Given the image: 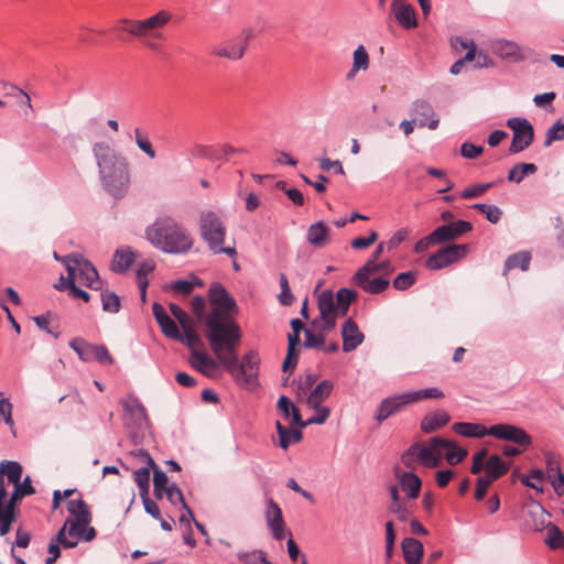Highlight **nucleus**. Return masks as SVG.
<instances>
[{
    "label": "nucleus",
    "mask_w": 564,
    "mask_h": 564,
    "mask_svg": "<svg viewBox=\"0 0 564 564\" xmlns=\"http://www.w3.org/2000/svg\"><path fill=\"white\" fill-rule=\"evenodd\" d=\"M93 151L104 188L112 197L122 198L130 186L129 164L126 158L105 142L96 143Z\"/></svg>",
    "instance_id": "nucleus-1"
},
{
    "label": "nucleus",
    "mask_w": 564,
    "mask_h": 564,
    "mask_svg": "<svg viewBox=\"0 0 564 564\" xmlns=\"http://www.w3.org/2000/svg\"><path fill=\"white\" fill-rule=\"evenodd\" d=\"M145 237L162 252L185 254L192 250L194 240L187 229L171 216L158 217L147 227Z\"/></svg>",
    "instance_id": "nucleus-2"
},
{
    "label": "nucleus",
    "mask_w": 564,
    "mask_h": 564,
    "mask_svg": "<svg viewBox=\"0 0 564 564\" xmlns=\"http://www.w3.org/2000/svg\"><path fill=\"white\" fill-rule=\"evenodd\" d=\"M205 326L209 347L218 361L237 350L241 329L232 315L212 310L205 318Z\"/></svg>",
    "instance_id": "nucleus-3"
},
{
    "label": "nucleus",
    "mask_w": 564,
    "mask_h": 564,
    "mask_svg": "<svg viewBox=\"0 0 564 564\" xmlns=\"http://www.w3.org/2000/svg\"><path fill=\"white\" fill-rule=\"evenodd\" d=\"M171 20V12L160 10L155 14L142 20L122 19L119 21L116 30L127 32L140 39L148 48L156 51L159 50L158 41L166 39L163 29Z\"/></svg>",
    "instance_id": "nucleus-4"
},
{
    "label": "nucleus",
    "mask_w": 564,
    "mask_h": 564,
    "mask_svg": "<svg viewBox=\"0 0 564 564\" xmlns=\"http://www.w3.org/2000/svg\"><path fill=\"white\" fill-rule=\"evenodd\" d=\"M220 366L243 387H254L258 384V370L260 356L256 350H249L241 360L238 359L237 350L223 358Z\"/></svg>",
    "instance_id": "nucleus-5"
},
{
    "label": "nucleus",
    "mask_w": 564,
    "mask_h": 564,
    "mask_svg": "<svg viewBox=\"0 0 564 564\" xmlns=\"http://www.w3.org/2000/svg\"><path fill=\"white\" fill-rule=\"evenodd\" d=\"M199 231L208 248L215 253H225L230 258L237 257L235 247H224L226 227L220 217L214 212H205L200 215Z\"/></svg>",
    "instance_id": "nucleus-6"
},
{
    "label": "nucleus",
    "mask_w": 564,
    "mask_h": 564,
    "mask_svg": "<svg viewBox=\"0 0 564 564\" xmlns=\"http://www.w3.org/2000/svg\"><path fill=\"white\" fill-rule=\"evenodd\" d=\"M63 264L67 270V276L64 280H73L74 283L80 284L93 289H101V280L97 269L93 263L80 254H68L63 258Z\"/></svg>",
    "instance_id": "nucleus-7"
},
{
    "label": "nucleus",
    "mask_w": 564,
    "mask_h": 564,
    "mask_svg": "<svg viewBox=\"0 0 564 564\" xmlns=\"http://www.w3.org/2000/svg\"><path fill=\"white\" fill-rule=\"evenodd\" d=\"M23 497L13 489L8 498L7 486L3 478V468H0V535H6L11 530L12 523L19 516V502Z\"/></svg>",
    "instance_id": "nucleus-8"
},
{
    "label": "nucleus",
    "mask_w": 564,
    "mask_h": 564,
    "mask_svg": "<svg viewBox=\"0 0 564 564\" xmlns=\"http://www.w3.org/2000/svg\"><path fill=\"white\" fill-rule=\"evenodd\" d=\"M507 127L513 132L509 148L511 154L520 153L533 143L534 129L528 119L520 117L509 118L507 120Z\"/></svg>",
    "instance_id": "nucleus-9"
},
{
    "label": "nucleus",
    "mask_w": 564,
    "mask_h": 564,
    "mask_svg": "<svg viewBox=\"0 0 564 564\" xmlns=\"http://www.w3.org/2000/svg\"><path fill=\"white\" fill-rule=\"evenodd\" d=\"M490 436L500 440L510 442L522 449H528L532 445V437L527 433L525 430L519 427L517 425L508 424V423H499L490 426Z\"/></svg>",
    "instance_id": "nucleus-10"
},
{
    "label": "nucleus",
    "mask_w": 564,
    "mask_h": 564,
    "mask_svg": "<svg viewBox=\"0 0 564 564\" xmlns=\"http://www.w3.org/2000/svg\"><path fill=\"white\" fill-rule=\"evenodd\" d=\"M468 253L467 245H453L442 248L431 254L426 260V268L440 270L465 258Z\"/></svg>",
    "instance_id": "nucleus-11"
},
{
    "label": "nucleus",
    "mask_w": 564,
    "mask_h": 564,
    "mask_svg": "<svg viewBox=\"0 0 564 564\" xmlns=\"http://www.w3.org/2000/svg\"><path fill=\"white\" fill-rule=\"evenodd\" d=\"M0 468H3V477H8L9 484H12L13 489L23 498L35 494L30 476H26L21 480L23 470L20 463L14 460H3L0 464Z\"/></svg>",
    "instance_id": "nucleus-12"
},
{
    "label": "nucleus",
    "mask_w": 564,
    "mask_h": 564,
    "mask_svg": "<svg viewBox=\"0 0 564 564\" xmlns=\"http://www.w3.org/2000/svg\"><path fill=\"white\" fill-rule=\"evenodd\" d=\"M449 445L446 438L434 436L427 444L415 443L416 458L424 467L434 468L441 464V446Z\"/></svg>",
    "instance_id": "nucleus-13"
},
{
    "label": "nucleus",
    "mask_w": 564,
    "mask_h": 564,
    "mask_svg": "<svg viewBox=\"0 0 564 564\" xmlns=\"http://www.w3.org/2000/svg\"><path fill=\"white\" fill-rule=\"evenodd\" d=\"M317 307L322 319V330L329 332L334 329L339 313H337V305L333 291L324 290L317 295Z\"/></svg>",
    "instance_id": "nucleus-14"
},
{
    "label": "nucleus",
    "mask_w": 564,
    "mask_h": 564,
    "mask_svg": "<svg viewBox=\"0 0 564 564\" xmlns=\"http://www.w3.org/2000/svg\"><path fill=\"white\" fill-rule=\"evenodd\" d=\"M208 299L213 306L212 310L218 311L219 314L234 315L238 310L235 299L219 283L210 285Z\"/></svg>",
    "instance_id": "nucleus-15"
},
{
    "label": "nucleus",
    "mask_w": 564,
    "mask_h": 564,
    "mask_svg": "<svg viewBox=\"0 0 564 564\" xmlns=\"http://www.w3.org/2000/svg\"><path fill=\"white\" fill-rule=\"evenodd\" d=\"M409 404H412L409 391L386 398L380 402L375 417L379 423H382L388 417L399 413Z\"/></svg>",
    "instance_id": "nucleus-16"
},
{
    "label": "nucleus",
    "mask_w": 564,
    "mask_h": 564,
    "mask_svg": "<svg viewBox=\"0 0 564 564\" xmlns=\"http://www.w3.org/2000/svg\"><path fill=\"white\" fill-rule=\"evenodd\" d=\"M247 42L248 35L241 34L235 39L228 40L217 46H214L210 51V54L217 57L237 61L243 56Z\"/></svg>",
    "instance_id": "nucleus-17"
},
{
    "label": "nucleus",
    "mask_w": 564,
    "mask_h": 564,
    "mask_svg": "<svg viewBox=\"0 0 564 564\" xmlns=\"http://www.w3.org/2000/svg\"><path fill=\"white\" fill-rule=\"evenodd\" d=\"M471 230V223L467 220H456L435 228L432 231V237L436 238L440 243H444L457 239Z\"/></svg>",
    "instance_id": "nucleus-18"
},
{
    "label": "nucleus",
    "mask_w": 564,
    "mask_h": 564,
    "mask_svg": "<svg viewBox=\"0 0 564 564\" xmlns=\"http://www.w3.org/2000/svg\"><path fill=\"white\" fill-rule=\"evenodd\" d=\"M391 12L397 22L405 30L417 26L415 10L412 4L404 0H393L391 3Z\"/></svg>",
    "instance_id": "nucleus-19"
},
{
    "label": "nucleus",
    "mask_w": 564,
    "mask_h": 564,
    "mask_svg": "<svg viewBox=\"0 0 564 564\" xmlns=\"http://www.w3.org/2000/svg\"><path fill=\"white\" fill-rule=\"evenodd\" d=\"M412 115L414 121H417L419 127H427L435 130L438 127L440 120L435 116L433 107L425 100H415L412 105Z\"/></svg>",
    "instance_id": "nucleus-20"
},
{
    "label": "nucleus",
    "mask_w": 564,
    "mask_h": 564,
    "mask_svg": "<svg viewBox=\"0 0 564 564\" xmlns=\"http://www.w3.org/2000/svg\"><path fill=\"white\" fill-rule=\"evenodd\" d=\"M265 518L272 536L278 541H282L285 538V522L283 520L281 508L273 500H270L268 503Z\"/></svg>",
    "instance_id": "nucleus-21"
},
{
    "label": "nucleus",
    "mask_w": 564,
    "mask_h": 564,
    "mask_svg": "<svg viewBox=\"0 0 564 564\" xmlns=\"http://www.w3.org/2000/svg\"><path fill=\"white\" fill-rule=\"evenodd\" d=\"M67 511L70 516L68 519H73V531L78 527V524H90L93 520L90 508L83 498L68 500Z\"/></svg>",
    "instance_id": "nucleus-22"
},
{
    "label": "nucleus",
    "mask_w": 564,
    "mask_h": 564,
    "mask_svg": "<svg viewBox=\"0 0 564 564\" xmlns=\"http://www.w3.org/2000/svg\"><path fill=\"white\" fill-rule=\"evenodd\" d=\"M343 350L349 352L362 344L365 336L359 330L357 323L349 317L341 327Z\"/></svg>",
    "instance_id": "nucleus-23"
},
{
    "label": "nucleus",
    "mask_w": 564,
    "mask_h": 564,
    "mask_svg": "<svg viewBox=\"0 0 564 564\" xmlns=\"http://www.w3.org/2000/svg\"><path fill=\"white\" fill-rule=\"evenodd\" d=\"M153 315L161 327L162 333L171 339H181L182 333L178 329L177 324L166 314L164 307L154 303L152 306Z\"/></svg>",
    "instance_id": "nucleus-24"
},
{
    "label": "nucleus",
    "mask_w": 564,
    "mask_h": 564,
    "mask_svg": "<svg viewBox=\"0 0 564 564\" xmlns=\"http://www.w3.org/2000/svg\"><path fill=\"white\" fill-rule=\"evenodd\" d=\"M188 361L195 370L207 377H213L220 366L217 358L215 360L203 349L199 351H193Z\"/></svg>",
    "instance_id": "nucleus-25"
},
{
    "label": "nucleus",
    "mask_w": 564,
    "mask_h": 564,
    "mask_svg": "<svg viewBox=\"0 0 564 564\" xmlns=\"http://www.w3.org/2000/svg\"><path fill=\"white\" fill-rule=\"evenodd\" d=\"M137 253L130 247L118 248L111 259L110 270L115 273H124L135 261Z\"/></svg>",
    "instance_id": "nucleus-26"
},
{
    "label": "nucleus",
    "mask_w": 564,
    "mask_h": 564,
    "mask_svg": "<svg viewBox=\"0 0 564 564\" xmlns=\"http://www.w3.org/2000/svg\"><path fill=\"white\" fill-rule=\"evenodd\" d=\"M394 474L408 497L411 499L417 498L422 487L420 477L412 471H400L399 467L394 468Z\"/></svg>",
    "instance_id": "nucleus-27"
},
{
    "label": "nucleus",
    "mask_w": 564,
    "mask_h": 564,
    "mask_svg": "<svg viewBox=\"0 0 564 564\" xmlns=\"http://www.w3.org/2000/svg\"><path fill=\"white\" fill-rule=\"evenodd\" d=\"M306 239L314 248L322 249L330 240V228L322 220L312 224L307 229Z\"/></svg>",
    "instance_id": "nucleus-28"
},
{
    "label": "nucleus",
    "mask_w": 564,
    "mask_h": 564,
    "mask_svg": "<svg viewBox=\"0 0 564 564\" xmlns=\"http://www.w3.org/2000/svg\"><path fill=\"white\" fill-rule=\"evenodd\" d=\"M141 455L147 458V463L151 468L153 469L154 476H153V492L156 499H162L164 496V491L169 488V478L167 475L161 470L153 458L149 455L148 452L141 451Z\"/></svg>",
    "instance_id": "nucleus-29"
},
{
    "label": "nucleus",
    "mask_w": 564,
    "mask_h": 564,
    "mask_svg": "<svg viewBox=\"0 0 564 564\" xmlns=\"http://www.w3.org/2000/svg\"><path fill=\"white\" fill-rule=\"evenodd\" d=\"M452 430L464 437L482 438L486 435L490 436V426L486 427L480 423L471 422H456L452 425Z\"/></svg>",
    "instance_id": "nucleus-30"
},
{
    "label": "nucleus",
    "mask_w": 564,
    "mask_h": 564,
    "mask_svg": "<svg viewBox=\"0 0 564 564\" xmlns=\"http://www.w3.org/2000/svg\"><path fill=\"white\" fill-rule=\"evenodd\" d=\"M123 411L138 427L148 423V415L144 405L135 398H131L123 403Z\"/></svg>",
    "instance_id": "nucleus-31"
},
{
    "label": "nucleus",
    "mask_w": 564,
    "mask_h": 564,
    "mask_svg": "<svg viewBox=\"0 0 564 564\" xmlns=\"http://www.w3.org/2000/svg\"><path fill=\"white\" fill-rule=\"evenodd\" d=\"M402 553L406 564H421L424 547L423 544L413 538H405L402 543Z\"/></svg>",
    "instance_id": "nucleus-32"
},
{
    "label": "nucleus",
    "mask_w": 564,
    "mask_h": 564,
    "mask_svg": "<svg viewBox=\"0 0 564 564\" xmlns=\"http://www.w3.org/2000/svg\"><path fill=\"white\" fill-rule=\"evenodd\" d=\"M451 421V416L445 411H436L433 413L426 414L422 421H421V430L424 433H432L446 424Z\"/></svg>",
    "instance_id": "nucleus-33"
},
{
    "label": "nucleus",
    "mask_w": 564,
    "mask_h": 564,
    "mask_svg": "<svg viewBox=\"0 0 564 564\" xmlns=\"http://www.w3.org/2000/svg\"><path fill=\"white\" fill-rule=\"evenodd\" d=\"M509 468L510 464L505 462L499 455H491L485 464L486 477L495 481L505 476Z\"/></svg>",
    "instance_id": "nucleus-34"
},
{
    "label": "nucleus",
    "mask_w": 564,
    "mask_h": 564,
    "mask_svg": "<svg viewBox=\"0 0 564 564\" xmlns=\"http://www.w3.org/2000/svg\"><path fill=\"white\" fill-rule=\"evenodd\" d=\"M275 429L279 434V445L283 449H288L291 444L302 441L303 434L300 429H288L280 421H276Z\"/></svg>",
    "instance_id": "nucleus-35"
},
{
    "label": "nucleus",
    "mask_w": 564,
    "mask_h": 564,
    "mask_svg": "<svg viewBox=\"0 0 564 564\" xmlns=\"http://www.w3.org/2000/svg\"><path fill=\"white\" fill-rule=\"evenodd\" d=\"M72 523H73V519H67L64 523L63 527H65V531L67 530L68 528V539L69 540H77L78 541H86V542H89V541H93L96 535H97V532L95 530V528L90 527V524H78V527H76V529L73 531L72 530Z\"/></svg>",
    "instance_id": "nucleus-36"
},
{
    "label": "nucleus",
    "mask_w": 564,
    "mask_h": 564,
    "mask_svg": "<svg viewBox=\"0 0 564 564\" xmlns=\"http://www.w3.org/2000/svg\"><path fill=\"white\" fill-rule=\"evenodd\" d=\"M278 409L283 414L285 420L292 417V423L297 425L301 429L305 427V424H302V416L300 410L293 404V402L286 397L281 395L278 401Z\"/></svg>",
    "instance_id": "nucleus-37"
},
{
    "label": "nucleus",
    "mask_w": 564,
    "mask_h": 564,
    "mask_svg": "<svg viewBox=\"0 0 564 564\" xmlns=\"http://www.w3.org/2000/svg\"><path fill=\"white\" fill-rule=\"evenodd\" d=\"M334 384L329 380L321 381L307 398L310 406L321 405L332 393Z\"/></svg>",
    "instance_id": "nucleus-38"
},
{
    "label": "nucleus",
    "mask_w": 564,
    "mask_h": 564,
    "mask_svg": "<svg viewBox=\"0 0 564 564\" xmlns=\"http://www.w3.org/2000/svg\"><path fill=\"white\" fill-rule=\"evenodd\" d=\"M368 67H369L368 52L364 45H359L354 52L352 67L347 73L346 78L350 80L356 76L358 70H360V69L367 70Z\"/></svg>",
    "instance_id": "nucleus-39"
},
{
    "label": "nucleus",
    "mask_w": 564,
    "mask_h": 564,
    "mask_svg": "<svg viewBox=\"0 0 564 564\" xmlns=\"http://www.w3.org/2000/svg\"><path fill=\"white\" fill-rule=\"evenodd\" d=\"M97 344H90L82 337H75L69 341V347L77 354L84 362L93 361L94 348Z\"/></svg>",
    "instance_id": "nucleus-40"
},
{
    "label": "nucleus",
    "mask_w": 564,
    "mask_h": 564,
    "mask_svg": "<svg viewBox=\"0 0 564 564\" xmlns=\"http://www.w3.org/2000/svg\"><path fill=\"white\" fill-rule=\"evenodd\" d=\"M358 294L352 289L341 288L336 293L337 313L339 316H346L350 304L356 301Z\"/></svg>",
    "instance_id": "nucleus-41"
},
{
    "label": "nucleus",
    "mask_w": 564,
    "mask_h": 564,
    "mask_svg": "<svg viewBox=\"0 0 564 564\" xmlns=\"http://www.w3.org/2000/svg\"><path fill=\"white\" fill-rule=\"evenodd\" d=\"M61 545L65 549H72L77 545V540H69L65 535V527H62L59 529L55 539H53L48 544V553L51 554V556H53V557L61 556V549H59Z\"/></svg>",
    "instance_id": "nucleus-42"
},
{
    "label": "nucleus",
    "mask_w": 564,
    "mask_h": 564,
    "mask_svg": "<svg viewBox=\"0 0 564 564\" xmlns=\"http://www.w3.org/2000/svg\"><path fill=\"white\" fill-rule=\"evenodd\" d=\"M155 269V264L151 260L141 262L137 269V281L140 289L141 297L144 301L147 295V288L149 285L148 275Z\"/></svg>",
    "instance_id": "nucleus-43"
},
{
    "label": "nucleus",
    "mask_w": 564,
    "mask_h": 564,
    "mask_svg": "<svg viewBox=\"0 0 564 564\" xmlns=\"http://www.w3.org/2000/svg\"><path fill=\"white\" fill-rule=\"evenodd\" d=\"M531 254L529 251H520L509 256L505 262V274L512 269H521L522 271H527L530 267Z\"/></svg>",
    "instance_id": "nucleus-44"
},
{
    "label": "nucleus",
    "mask_w": 564,
    "mask_h": 564,
    "mask_svg": "<svg viewBox=\"0 0 564 564\" xmlns=\"http://www.w3.org/2000/svg\"><path fill=\"white\" fill-rule=\"evenodd\" d=\"M54 288L58 291H68L73 299H82L84 302H89L90 295L88 292L76 286L73 280H64V275L59 276V280Z\"/></svg>",
    "instance_id": "nucleus-45"
},
{
    "label": "nucleus",
    "mask_w": 564,
    "mask_h": 564,
    "mask_svg": "<svg viewBox=\"0 0 564 564\" xmlns=\"http://www.w3.org/2000/svg\"><path fill=\"white\" fill-rule=\"evenodd\" d=\"M354 284L369 294H380L388 289L390 282L388 279L380 276L372 280L368 278L365 281L354 282Z\"/></svg>",
    "instance_id": "nucleus-46"
},
{
    "label": "nucleus",
    "mask_w": 564,
    "mask_h": 564,
    "mask_svg": "<svg viewBox=\"0 0 564 564\" xmlns=\"http://www.w3.org/2000/svg\"><path fill=\"white\" fill-rule=\"evenodd\" d=\"M134 141L138 148L147 154L150 159L156 158V152L150 141L149 133L145 129L137 127L133 130Z\"/></svg>",
    "instance_id": "nucleus-47"
},
{
    "label": "nucleus",
    "mask_w": 564,
    "mask_h": 564,
    "mask_svg": "<svg viewBox=\"0 0 564 564\" xmlns=\"http://www.w3.org/2000/svg\"><path fill=\"white\" fill-rule=\"evenodd\" d=\"M538 166L533 163H518L508 173V181L521 183L527 175L534 174Z\"/></svg>",
    "instance_id": "nucleus-48"
},
{
    "label": "nucleus",
    "mask_w": 564,
    "mask_h": 564,
    "mask_svg": "<svg viewBox=\"0 0 564 564\" xmlns=\"http://www.w3.org/2000/svg\"><path fill=\"white\" fill-rule=\"evenodd\" d=\"M164 495L166 496L167 500L173 505L177 506V503H181L182 508L186 511L188 517L191 519H194V513L192 509L186 503L182 490L177 487L176 484H172L169 486V488L164 491Z\"/></svg>",
    "instance_id": "nucleus-49"
},
{
    "label": "nucleus",
    "mask_w": 564,
    "mask_h": 564,
    "mask_svg": "<svg viewBox=\"0 0 564 564\" xmlns=\"http://www.w3.org/2000/svg\"><path fill=\"white\" fill-rule=\"evenodd\" d=\"M449 445L441 446V449H447L445 459L449 465L460 463L468 454L467 449L458 446L454 441L447 440Z\"/></svg>",
    "instance_id": "nucleus-50"
},
{
    "label": "nucleus",
    "mask_w": 564,
    "mask_h": 564,
    "mask_svg": "<svg viewBox=\"0 0 564 564\" xmlns=\"http://www.w3.org/2000/svg\"><path fill=\"white\" fill-rule=\"evenodd\" d=\"M497 51L500 56L519 61L523 58L520 47L511 41H500L497 43Z\"/></svg>",
    "instance_id": "nucleus-51"
},
{
    "label": "nucleus",
    "mask_w": 564,
    "mask_h": 564,
    "mask_svg": "<svg viewBox=\"0 0 564 564\" xmlns=\"http://www.w3.org/2000/svg\"><path fill=\"white\" fill-rule=\"evenodd\" d=\"M410 398L413 403L427 400V399H442L444 398V392L436 387H430L416 391H409Z\"/></svg>",
    "instance_id": "nucleus-52"
},
{
    "label": "nucleus",
    "mask_w": 564,
    "mask_h": 564,
    "mask_svg": "<svg viewBox=\"0 0 564 564\" xmlns=\"http://www.w3.org/2000/svg\"><path fill=\"white\" fill-rule=\"evenodd\" d=\"M102 310L105 312L115 314L118 313L121 306L120 297L112 291H102L100 294Z\"/></svg>",
    "instance_id": "nucleus-53"
},
{
    "label": "nucleus",
    "mask_w": 564,
    "mask_h": 564,
    "mask_svg": "<svg viewBox=\"0 0 564 564\" xmlns=\"http://www.w3.org/2000/svg\"><path fill=\"white\" fill-rule=\"evenodd\" d=\"M150 468L151 466L141 467L133 473V479L139 487L140 496H147L150 487Z\"/></svg>",
    "instance_id": "nucleus-54"
},
{
    "label": "nucleus",
    "mask_w": 564,
    "mask_h": 564,
    "mask_svg": "<svg viewBox=\"0 0 564 564\" xmlns=\"http://www.w3.org/2000/svg\"><path fill=\"white\" fill-rule=\"evenodd\" d=\"M471 207L485 214L486 218L491 224H497L501 219L502 210L498 206L477 203L474 204Z\"/></svg>",
    "instance_id": "nucleus-55"
},
{
    "label": "nucleus",
    "mask_w": 564,
    "mask_h": 564,
    "mask_svg": "<svg viewBox=\"0 0 564 564\" xmlns=\"http://www.w3.org/2000/svg\"><path fill=\"white\" fill-rule=\"evenodd\" d=\"M176 340L185 344L189 348L191 354L193 351H199L204 348V343L196 330H186V333H182L181 339Z\"/></svg>",
    "instance_id": "nucleus-56"
},
{
    "label": "nucleus",
    "mask_w": 564,
    "mask_h": 564,
    "mask_svg": "<svg viewBox=\"0 0 564 564\" xmlns=\"http://www.w3.org/2000/svg\"><path fill=\"white\" fill-rule=\"evenodd\" d=\"M416 282V273L414 271L402 272L393 280V288L399 291L410 289Z\"/></svg>",
    "instance_id": "nucleus-57"
},
{
    "label": "nucleus",
    "mask_w": 564,
    "mask_h": 564,
    "mask_svg": "<svg viewBox=\"0 0 564 564\" xmlns=\"http://www.w3.org/2000/svg\"><path fill=\"white\" fill-rule=\"evenodd\" d=\"M545 464H546L547 478L550 481H553V479L558 478L560 475L563 474L561 470L560 459L554 454L547 453L545 455Z\"/></svg>",
    "instance_id": "nucleus-58"
},
{
    "label": "nucleus",
    "mask_w": 564,
    "mask_h": 564,
    "mask_svg": "<svg viewBox=\"0 0 564 564\" xmlns=\"http://www.w3.org/2000/svg\"><path fill=\"white\" fill-rule=\"evenodd\" d=\"M564 139V122L557 120L554 124H552L545 135L544 145L550 147L554 141Z\"/></svg>",
    "instance_id": "nucleus-59"
},
{
    "label": "nucleus",
    "mask_w": 564,
    "mask_h": 564,
    "mask_svg": "<svg viewBox=\"0 0 564 564\" xmlns=\"http://www.w3.org/2000/svg\"><path fill=\"white\" fill-rule=\"evenodd\" d=\"M564 536L558 527L552 525L546 531L545 543L552 550L560 549L563 544Z\"/></svg>",
    "instance_id": "nucleus-60"
},
{
    "label": "nucleus",
    "mask_w": 564,
    "mask_h": 564,
    "mask_svg": "<svg viewBox=\"0 0 564 564\" xmlns=\"http://www.w3.org/2000/svg\"><path fill=\"white\" fill-rule=\"evenodd\" d=\"M378 272L377 261L368 259L367 262L360 267L352 276V282L365 281L370 274Z\"/></svg>",
    "instance_id": "nucleus-61"
},
{
    "label": "nucleus",
    "mask_w": 564,
    "mask_h": 564,
    "mask_svg": "<svg viewBox=\"0 0 564 564\" xmlns=\"http://www.w3.org/2000/svg\"><path fill=\"white\" fill-rule=\"evenodd\" d=\"M191 154L196 158H205L210 160H219L220 155L217 154V150L210 145L195 144L191 149Z\"/></svg>",
    "instance_id": "nucleus-62"
},
{
    "label": "nucleus",
    "mask_w": 564,
    "mask_h": 564,
    "mask_svg": "<svg viewBox=\"0 0 564 564\" xmlns=\"http://www.w3.org/2000/svg\"><path fill=\"white\" fill-rule=\"evenodd\" d=\"M491 186H492L491 183L475 184L473 186L466 187L460 193V197L464 199L477 198V197L481 196L482 194H485Z\"/></svg>",
    "instance_id": "nucleus-63"
},
{
    "label": "nucleus",
    "mask_w": 564,
    "mask_h": 564,
    "mask_svg": "<svg viewBox=\"0 0 564 564\" xmlns=\"http://www.w3.org/2000/svg\"><path fill=\"white\" fill-rule=\"evenodd\" d=\"M93 360L98 361L102 366H109L115 362L112 356L110 355L108 348L105 345H96L94 348Z\"/></svg>",
    "instance_id": "nucleus-64"
}]
</instances>
